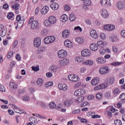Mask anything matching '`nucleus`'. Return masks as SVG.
Instances as JSON below:
<instances>
[{
  "label": "nucleus",
  "mask_w": 125,
  "mask_h": 125,
  "mask_svg": "<svg viewBox=\"0 0 125 125\" xmlns=\"http://www.w3.org/2000/svg\"><path fill=\"white\" fill-rule=\"evenodd\" d=\"M111 5H112L111 0H105V7H109Z\"/></svg>",
  "instance_id": "obj_38"
},
{
  "label": "nucleus",
  "mask_w": 125,
  "mask_h": 125,
  "mask_svg": "<svg viewBox=\"0 0 125 125\" xmlns=\"http://www.w3.org/2000/svg\"><path fill=\"white\" fill-rule=\"evenodd\" d=\"M69 20L71 22L75 21L76 20V17L74 14H71L69 17Z\"/></svg>",
  "instance_id": "obj_35"
},
{
  "label": "nucleus",
  "mask_w": 125,
  "mask_h": 125,
  "mask_svg": "<svg viewBox=\"0 0 125 125\" xmlns=\"http://www.w3.org/2000/svg\"><path fill=\"white\" fill-rule=\"evenodd\" d=\"M49 106L51 109H54V108L56 107V104L54 102H51L49 104Z\"/></svg>",
  "instance_id": "obj_42"
},
{
  "label": "nucleus",
  "mask_w": 125,
  "mask_h": 125,
  "mask_svg": "<svg viewBox=\"0 0 125 125\" xmlns=\"http://www.w3.org/2000/svg\"><path fill=\"white\" fill-rule=\"evenodd\" d=\"M9 86L13 89H16L17 88V84L14 82H11L9 84Z\"/></svg>",
  "instance_id": "obj_26"
},
{
  "label": "nucleus",
  "mask_w": 125,
  "mask_h": 125,
  "mask_svg": "<svg viewBox=\"0 0 125 125\" xmlns=\"http://www.w3.org/2000/svg\"><path fill=\"white\" fill-rule=\"evenodd\" d=\"M112 93L114 96H118V95H120V94H121V89L119 88H115L113 90Z\"/></svg>",
  "instance_id": "obj_18"
},
{
  "label": "nucleus",
  "mask_w": 125,
  "mask_h": 125,
  "mask_svg": "<svg viewBox=\"0 0 125 125\" xmlns=\"http://www.w3.org/2000/svg\"><path fill=\"white\" fill-rule=\"evenodd\" d=\"M22 99L23 101H29L30 100V97L25 95L23 97Z\"/></svg>",
  "instance_id": "obj_51"
},
{
  "label": "nucleus",
  "mask_w": 125,
  "mask_h": 125,
  "mask_svg": "<svg viewBox=\"0 0 125 125\" xmlns=\"http://www.w3.org/2000/svg\"><path fill=\"white\" fill-rule=\"evenodd\" d=\"M90 48L92 51H96L98 49V45L95 43H93L90 45Z\"/></svg>",
  "instance_id": "obj_21"
},
{
  "label": "nucleus",
  "mask_w": 125,
  "mask_h": 125,
  "mask_svg": "<svg viewBox=\"0 0 125 125\" xmlns=\"http://www.w3.org/2000/svg\"><path fill=\"white\" fill-rule=\"evenodd\" d=\"M100 82V79L98 77H95L92 80L91 83L92 85H97L98 83Z\"/></svg>",
  "instance_id": "obj_11"
},
{
  "label": "nucleus",
  "mask_w": 125,
  "mask_h": 125,
  "mask_svg": "<svg viewBox=\"0 0 125 125\" xmlns=\"http://www.w3.org/2000/svg\"><path fill=\"white\" fill-rule=\"evenodd\" d=\"M59 64L61 67H64V66H66V65H68V64H69V60L64 59L62 61H60Z\"/></svg>",
  "instance_id": "obj_10"
},
{
  "label": "nucleus",
  "mask_w": 125,
  "mask_h": 125,
  "mask_svg": "<svg viewBox=\"0 0 125 125\" xmlns=\"http://www.w3.org/2000/svg\"><path fill=\"white\" fill-rule=\"evenodd\" d=\"M45 47L42 46L40 47V48H39L38 51H37V53L38 54H41V53H42V52H43V51H45Z\"/></svg>",
  "instance_id": "obj_31"
},
{
  "label": "nucleus",
  "mask_w": 125,
  "mask_h": 125,
  "mask_svg": "<svg viewBox=\"0 0 125 125\" xmlns=\"http://www.w3.org/2000/svg\"><path fill=\"white\" fill-rule=\"evenodd\" d=\"M68 79L71 82L73 83H78L80 81V78L79 76L76 75L72 74L68 76Z\"/></svg>",
  "instance_id": "obj_2"
},
{
  "label": "nucleus",
  "mask_w": 125,
  "mask_h": 125,
  "mask_svg": "<svg viewBox=\"0 0 125 125\" xmlns=\"http://www.w3.org/2000/svg\"><path fill=\"white\" fill-rule=\"evenodd\" d=\"M97 44L99 46H100V47H102L104 45V44H103V42L102 41H98Z\"/></svg>",
  "instance_id": "obj_56"
},
{
  "label": "nucleus",
  "mask_w": 125,
  "mask_h": 125,
  "mask_svg": "<svg viewBox=\"0 0 125 125\" xmlns=\"http://www.w3.org/2000/svg\"><path fill=\"white\" fill-rule=\"evenodd\" d=\"M0 91H1L2 92H4V91H5V87H4L3 85L0 84Z\"/></svg>",
  "instance_id": "obj_50"
},
{
  "label": "nucleus",
  "mask_w": 125,
  "mask_h": 125,
  "mask_svg": "<svg viewBox=\"0 0 125 125\" xmlns=\"http://www.w3.org/2000/svg\"><path fill=\"white\" fill-rule=\"evenodd\" d=\"M7 18L10 20H14V14L12 12L8 13Z\"/></svg>",
  "instance_id": "obj_25"
},
{
  "label": "nucleus",
  "mask_w": 125,
  "mask_h": 125,
  "mask_svg": "<svg viewBox=\"0 0 125 125\" xmlns=\"http://www.w3.org/2000/svg\"><path fill=\"white\" fill-rule=\"evenodd\" d=\"M76 42H78V43L81 44L83 42V40L80 38H77L76 39Z\"/></svg>",
  "instance_id": "obj_43"
},
{
  "label": "nucleus",
  "mask_w": 125,
  "mask_h": 125,
  "mask_svg": "<svg viewBox=\"0 0 125 125\" xmlns=\"http://www.w3.org/2000/svg\"><path fill=\"white\" fill-rule=\"evenodd\" d=\"M32 69L33 71H34L35 72H38V71L40 70V67H39V66H36V67L32 66Z\"/></svg>",
  "instance_id": "obj_49"
},
{
  "label": "nucleus",
  "mask_w": 125,
  "mask_h": 125,
  "mask_svg": "<svg viewBox=\"0 0 125 125\" xmlns=\"http://www.w3.org/2000/svg\"><path fill=\"white\" fill-rule=\"evenodd\" d=\"M41 34L42 36H46V35H47V31L46 30V29H43L42 32H41Z\"/></svg>",
  "instance_id": "obj_53"
},
{
  "label": "nucleus",
  "mask_w": 125,
  "mask_h": 125,
  "mask_svg": "<svg viewBox=\"0 0 125 125\" xmlns=\"http://www.w3.org/2000/svg\"><path fill=\"white\" fill-rule=\"evenodd\" d=\"M13 56V51H10L7 55V58L8 59L11 58V57Z\"/></svg>",
  "instance_id": "obj_45"
},
{
  "label": "nucleus",
  "mask_w": 125,
  "mask_h": 125,
  "mask_svg": "<svg viewBox=\"0 0 125 125\" xmlns=\"http://www.w3.org/2000/svg\"><path fill=\"white\" fill-rule=\"evenodd\" d=\"M120 99L122 100L121 101H120V103H125V93H122L120 96Z\"/></svg>",
  "instance_id": "obj_29"
},
{
  "label": "nucleus",
  "mask_w": 125,
  "mask_h": 125,
  "mask_svg": "<svg viewBox=\"0 0 125 125\" xmlns=\"http://www.w3.org/2000/svg\"><path fill=\"white\" fill-rule=\"evenodd\" d=\"M37 83L38 85L39 86H42V85H43V83H42V79H38L37 81Z\"/></svg>",
  "instance_id": "obj_34"
},
{
  "label": "nucleus",
  "mask_w": 125,
  "mask_h": 125,
  "mask_svg": "<svg viewBox=\"0 0 125 125\" xmlns=\"http://www.w3.org/2000/svg\"><path fill=\"white\" fill-rule=\"evenodd\" d=\"M90 35L93 39H97L98 38V34H97V32H96V30L95 29H92L90 31Z\"/></svg>",
  "instance_id": "obj_12"
},
{
  "label": "nucleus",
  "mask_w": 125,
  "mask_h": 125,
  "mask_svg": "<svg viewBox=\"0 0 125 125\" xmlns=\"http://www.w3.org/2000/svg\"><path fill=\"white\" fill-rule=\"evenodd\" d=\"M75 31H80V32L83 31V29L80 26H76L74 28Z\"/></svg>",
  "instance_id": "obj_55"
},
{
  "label": "nucleus",
  "mask_w": 125,
  "mask_h": 125,
  "mask_svg": "<svg viewBox=\"0 0 125 125\" xmlns=\"http://www.w3.org/2000/svg\"><path fill=\"white\" fill-rule=\"evenodd\" d=\"M13 8L14 9H15L16 10H17L18 8H19V4H16L13 6Z\"/></svg>",
  "instance_id": "obj_62"
},
{
  "label": "nucleus",
  "mask_w": 125,
  "mask_h": 125,
  "mask_svg": "<svg viewBox=\"0 0 125 125\" xmlns=\"http://www.w3.org/2000/svg\"><path fill=\"white\" fill-rule=\"evenodd\" d=\"M91 4V0H85L84 1V5L89 6Z\"/></svg>",
  "instance_id": "obj_41"
},
{
  "label": "nucleus",
  "mask_w": 125,
  "mask_h": 125,
  "mask_svg": "<svg viewBox=\"0 0 125 125\" xmlns=\"http://www.w3.org/2000/svg\"><path fill=\"white\" fill-rule=\"evenodd\" d=\"M14 110L15 112H16V113H20V110H19V109H18V107L16 105H15L14 106Z\"/></svg>",
  "instance_id": "obj_59"
},
{
  "label": "nucleus",
  "mask_w": 125,
  "mask_h": 125,
  "mask_svg": "<svg viewBox=\"0 0 125 125\" xmlns=\"http://www.w3.org/2000/svg\"><path fill=\"white\" fill-rule=\"evenodd\" d=\"M29 120V121L31 123V124H32V125H36L38 123L37 118H36L34 117H30Z\"/></svg>",
  "instance_id": "obj_22"
},
{
  "label": "nucleus",
  "mask_w": 125,
  "mask_h": 125,
  "mask_svg": "<svg viewBox=\"0 0 125 125\" xmlns=\"http://www.w3.org/2000/svg\"><path fill=\"white\" fill-rule=\"evenodd\" d=\"M34 21H34V17H30V18L29 19V20L28 21V24H33V22Z\"/></svg>",
  "instance_id": "obj_58"
},
{
  "label": "nucleus",
  "mask_w": 125,
  "mask_h": 125,
  "mask_svg": "<svg viewBox=\"0 0 125 125\" xmlns=\"http://www.w3.org/2000/svg\"><path fill=\"white\" fill-rule=\"evenodd\" d=\"M105 82H106V84H108V83L112 84L113 83H114V82H115V78L113 77H111L109 79V80H105Z\"/></svg>",
  "instance_id": "obj_28"
},
{
  "label": "nucleus",
  "mask_w": 125,
  "mask_h": 125,
  "mask_svg": "<svg viewBox=\"0 0 125 125\" xmlns=\"http://www.w3.org/2000/svg\"><path fill=\"white\" fill-rule=\"evenodd\" d=\"M73 104V102L71 100H67L64 102V105L68 107V106H70V105H72Z\"/></svg>",
  "instance_id": "obj_32"
},
{
  "label": "nucleus",
  "mask_w": 125,
  "mask_h": 125,
  "mask_svg": "<svg viewBox=\"0 0 125 125\" xmlns=\"http://www.w3.org/2000/svg\"><path fill=\"white\" fill-rule=\"evenodd\" d=\"M53 10H57L59 8V4L56 2H53L50 5Z\"/></svg>",
  "instance_id": "obj_15"
},
{
  "label": "nucleus",
  "mask_w": 125,
  "mask_h": 125,
  "mask_svg": "<svg viewBox=\"0 0 125 125\" xmlns=\"http://www.w3.org/2000/svg\"><path fill=\"white\" fill-rule=\"evenodd\" d=\"M43 24L45 27H49V26H51V23L49 21V19L48 20H45L43 22Z\"/></svg>",
  "instance_id": "obj_27"
},
{
  "label": "nucleus",
  "mask_w": 125,
  "mask_h": 125,
  "mask_svg": "<svg viewBox=\"0 0 125 125\" xmlns=\"http://www.w3.org/2000/svg\"><path fill=\"white\" fill-rule=\"evenodd\" d=\"M105 53H106V50L104 49V48H101L100 49V54H102V55L105 54Z\"/></svg>",
  "instance_id": "obj_52"
},
{
  "label": "nucleus",
  "mask_w": 125,
  "mask_h": 125,
  "mask_svg": "<svg viewBox=\"0 0 125 125\" xmlns=\"http://www.w3.org/2000/svg\"><path fill=\"white\" fill-rule=\"evenodd\" d=\"M104 97L107 98V99H110L111 98V93L110 92H107L104 94Z\"/></svg>",
  "instance_id": "obj_40"
},
{
  "label": "nucleus",
  "mask_w": 125,
  "mask_h": 125,
  "mask_svg": "<svg viewBox=\"0 0 125 125\" xmlns=\"http://www.w3.org/2000/svg\"><path fill=\"white\" fill-rule=\"evenodd\" d=\"M100 14L104 19H107L109 17V13L105 8L102 9L100 10Z\"/></svg>",
  "instance_id": "obj_4"
},
{
  "label": "nucleus",
  "mask_w": 125,
  "mask_h": 125,
  "mask_svg": "<svg viewBox=\"0 0 125 125\" xmlns=\"http://www.w3.org/2000/svg\"><path fill=\"white\" fill-rule=\"evenodd\" d=\"M49 21H50V22L52 25V24H55L56 23V21H57V20L56 19V17L54 16H50L48 18Z\"/></svg>",
  "instance_id": "obj_20"
},
{
  "label": "nucleus",
  "mask_w": 125,
  "mask_h": 125,
  "mask_svg": "<svg viewBox=\"0 0 125 125\" xmlns=\"http://www.w3.org/2000/svg\"><path fill=\"white\" fill-rule=\"evenodd\" d=\"M84 65H93V62L91 60L86 61L84 62Z\"/></svg>",
  "instance_id": "obj_37"
},
{
  "label": "nucleus",
  "mask_w": 125,
  "mask_h": 125,
  "mask_svg": "<svg viewBox=\"0 0 125 125\" xmlns=\"http://www.w3.org/2000/svg\"><path fill=\"white\" fill-rule=\"evenodd\" d=\"M94 99V96L93 95H90L87 97L88 100H92V99Z\"/></svg>",
  "instance_id": "obj_63"
},
{
  "label": "nucleus",
  "mask_w": 125,
  "mask_h": 125,
  "mask_svg": "<svg viewBox=\"0 0 125 125\" xmlns=\"http://www.w3.org/2000/svg\"><path fill=\"white\" fill-rule=\"evenodd\" d=\"M40 28V23L39 21H34L31 25V30H38Z\"/></svg>",
  "instance_id": "obj_5"
},
{
  "label": "nucleus",
  "mask_w": 125,
  "mask_h": 125,
  "mask_svg": "<svg viewBox=\"0 0 125 125\" xmlns=\"http://www.w3.org/2000/svg\"><path fill=\"white\" fill-rule=\"evenodd\" d=\"M100 2L102 6H104V7H106V0H101Z\"/></svg>",
  "instance_id": "obj_48"
},
{
  "label": "nucleus",
  "mask_w": 125,
  "mask_h": 125,
  "mask_svg": "<svg viewBox=\"0 0 125 125\" xmlns=\"http://www.w3.org/2000/svg\"><path fill=\"white\" fill-rule=\"evenodd\" d=\"M64 45L66 47H69L71 48V47H73V43L72 42L69 40H66L64 41Z\"/></svg>",
  "instance_id": "obj_14"
},
{
  "label": "nucleus",
  "mask_w": 125,
  "mask_h": 125,
  "mask_svg": "<svg viewBox=\"0 0 125 125\" xmlns=\"http://www.w3.org/2000/svg\"><path fill=\"white\" fill-rule=\"evenodd\" d=\"M117 6L118 9H124L125 8V4H124V2L120 1L117 2Z\"/></svg>",
  "instance_id": "obj_19"
},
{
  "label": "nucleus",
  "mask_w": 125,
  "mask_h": 125,
  "mask_svg": "<svg viewBox=\"0 0 125 125\" xmlns=\"http://www.w3.org/2000/svg\"><path fill=\"white\" fill-rule=\"evenodd\" d=\"M53 85V82H47L45 84V87H49V86H52Z\"/></svg>",
  "instance_id": "obj_46"
},
{
  "label": "nucleus",
  "mask_w": 125,
  "mask_h": 125,
  "mask_svg": "<svg viewBox=\"0 0 125 125\" xmlns=\"http://www.w3.org/2000/svg\"><path fill=\"white\" fill-rule=\"evenodd\" d=\"M121 34L122 37H123V38H124V39H125V30H122L121 32Z\"/></svg>",
  "instance_id": "obj_64"
},
{
  "label": "nucleus",
  "mask_w": 125,
  "mask_h": 125,
  "mask_svg": "<svg viewBox=\"0 0 125 125\" xmlns=\"http://www.w3.org/2000/svg\"><path fill=\"white\" fill-rule=\"evenodd\" d=\"M122 64H123V62H112L111 63V65H112V66H120V65H122Z\"/></svg>",
  "instance_id": "obj_36"
},
{
  "label": "nucleus",
  "mask_w": 125,
  "mask_h": 125,
  "mask_svg": "<svg viewBox=\"0 0 125 125\" xmlns=\"http://www.w3.org/2000/svg\"><path fill=\"white\" fill-rule=\"evenodd\" d=\"M114 124L115 125H122L123 123L122 121L120 120H116L114 121Z\"/></svg>",
  "instance_id": "obj_44"
},
{
  "label": "nucleus",
  "mask_w": 125,
  "mask_h": 125,
  "mask_svg": "<svg viewBox=\"0 0 125 125\" xmlns=\"http://www.w3.org/2000/svg\"><path fill=\"white\" fill-rule=\"evenodd\" d=\"M61 20L62 22H66L68 21V17L65 14L62 15L61 18Z\"/></svg>",
  "instance_id": "obj_30"
},
{
  "label": "nucleus",
  "mask_w": 125,
  "mask_h": 125,
  "mask_svg": "<svg viewBox=\"0 0 125 125\" xmlns=\"http://www.w3.org/2000/svg\"><path fill=\"white\" fill-rule=\"evenodd\" d=\"M49 9V8L48 7V6H43V8L41 10V12L42 14L45 15V14H46V13L48 12Z\"/></svg>",
  "instance_id": "obj_16"
},
{
  "label": "nucleus",
  "mask_w": 125,
  "mask_h": 125,
  "mask_svg": "<svg viewBox=\"0 0 125 125\" xmlns=\"http://www.w3.org/2000/svg\"><path fill=\"white\" fill-rule=\"evenodd\" d=\"M34 44L35 47H40V46H41V44H42V39L40 38L35 39L34 41Z\"/></svg>",
  "instance_id": "obj_8"
},
{
  "label": "nucleus",
  "mask_w": 125,
  "mask_h": 125,
  "mask_svg": "<svg viewBox=\"0 0 125 125\" xmlns=\"http://www.w3.org/2000/svg\"><path fill=\"white\" fill-rule=\"evenodd\" d=\"M59 58H65L67 56V51L65 50H61L58 52Z\"/></svg>",
  "instance_id": "obj_6"
},
{
  "label": "nucleus",
  "mask_w": 125,
  "mask_h": 125,
  "mask_svg": "<svg viewBox=\"0 0 125 125\" xmlns=\"http://www.w3.org/2000/svg\"><path fill=\"white\" fill-rule=\"evenodd\" d=\"M79 91H80L81 95H83V94H85V90H84V89H79Z\"/></svg>",
  "instance_id": "obj_61"
},
{
  "label": "nucleus",
  "mask_w": 125,
  "mask_h": 125,
  "mask_svg": "<svg viewBox=\"0 0 125 125\" xmlns=\"http://www.w3.org/2000/svg\"><path fill=\"white\" fill-rule=\"evenodd\" d=\"M100 38L102 40H105V39H106V37H105V34L104 33H102L100 34Z\"/></svg>",
  "instance_id": "obj_60"
},
{
  "label": "nucleus",
  "mask_w": 125,
  "mask_h": 125,
  "mask_svg": "<svg viewBox=\"0 0 125 125\" xmlns=\"http://www.w3.org/2000/svg\"><path fill=\"white\" fill-rule=\"evenodd\" d=\"M115 26L112 24H107L103 26L104 30H106V31H113L115 30Z\"/></svg>",
  "instance_id": "obj_9"
},
{
  "label": "nucleus",
  "mask_w": 125,
  "mask_h": 125,
  "mask_svg": "<svg viewBox=\"0 0 125 125\" xmlns=\"http://www.w3.org/2000/svg\"><path fill=\"white\" fill-rule=\"evenodd\" d=\"M55 41V37L54 36L47 37L44 39V42L46 44H49L51 42Z\"/></svg>",
  "instance_id": "obj_3"
},
{
  "label": "nucleus",
  "mask_w": 125,
  "mask_h": 125,
  "mask_svg": "<svg viewBox=\"0 0 125 125\" xmlns=\"http://www.w3.org/2000/svg\"><path fill=\"white\" fill-rule=\"evenodd\" d=\"M110 71V68L108 66H102L99 71L100 75H106Z\"/></svg>",
  "instance_id": "obj_1"
},
{
  "label": "nucleus",
  "mask_w": 125,
  "mask_h": 125,
  "mask_svg": "<svg viewBox=\"0 0 125 125\" xmlns=\"http://www.w3.org/2000/svg\"><path fill=\"white\" fill-rule=\"evenodd\" d=\"M75 61H76V62H78L79 63H80V62H83V58L81 57L76 58L75 59Z\"/></svg>",
  "instance_id": "obj_57"
},
{
  "label": "nucleus",
  "mask_w": 125,
  "mask_h": 125,
  "mask_svg": "<svg viewBox=\"0 0 125 125\" xmlns=\"http://www.w3.org/2000/svg\"><path fill=\"white\" fill-rule=\"evenodd\" d=\"M96 98L98 100H100L101 98H102V93H98L96 94Z\"/></svg>",
  "instance_id": "obj_47"
},
{
  "label": "nucleus",
  "mask_w": 125,
  "mask_h": 125,
  "mask_svg": "<svg viewBox=\"0 0 125 125\" xmlns=\"http://www.w3.org/2000/svg\"><path fill=\"white\" fill-rule=\"evenodd\" d=\"M64 10H65V11H70V10H71V7L68 5H65L64 6Z\"/></svg>",
  "instance_id": "obj_54"
},
{
  "label": "nucleus",
  "mask_w": 125,
  "mask_h": 125,
  "mask_svg": "<svg viewBox=\"0 0 125 125\" xmlns=\"http://www.w3.org/2000/svg\"><path fill=\"white\" fill-rule=\"evenodd\" d=\"M81 55L84 57H89L90 56V50L85 49L82 51Z\"/></svg>",
  "instance_id": "obj_7"
},
{
  "label": "nucleus",
  "mask_w": 125,
  "mask_h": 125,
  "mask_svg": "<svg viewBox=\"0 0 125 125\" xmlns=\"http://www.w3.org/2000/svg\"><path fill=\"white\" fill-rule=\"evenodd\" d=\"M75 96H81V91H80V89L76 90L74 93Z\"/></svg>",
  "instance_id": "obj_39"
},
{
  "label": "nucleus",
  "mask_w": 125,
  "mask_h": 125,
  "mask_svg": "<svg viewBox=\"0 0 125 125\" xmlns=\"http://www.w3.org/2000/svg\"><path fill=\"white\" fill-rule=\"evenodd\" d=\"M84 100V98L83 96H81L76 100V102H77V103H81V102H83Z\"/></svg>",
  "instance_id": "obj_33"
},
{
  "label": "nucleus",
  "mask_w": 125,
  "mask_h": 125,
  "mask_svg": "<svg viewBox=\"0 0 125 125\" xmlns=\"http://www.w3.org/2000/svg\"><path fill=\"white\" fill-rule=\"evenodd\" d=\"M107 87V84L102 83L94 87L95 90H99V89H103Z\"/></svg>",
  "instance_id": "obj_13"
},
{
  "label": "nucleus",
  "mask_w": 125,
  "mask_h": 125,
  "mask_svg": "<svg viewBox=\"0 0 125 125\" xmlns=\"http://www.w3.org/2000/svg\"><path fill=\"white\" fill-rule=\"evenodd\" d=\"M23 24H24V20H21L18 21L17 25L15 26L16 29L17 28H21L23 26Z\"/></svg>",
  "instance_id": "obj_24"
},
{
  "label": "nucleus",
  "mask_w": 125,
  "mask_h": 125,
  "mask_svg": "<svg viewBox=\"0 0 125 125\" xmlns=\"http://www.w3.org/2000/svg\"><path fill=\"white\" fill-rule=\"evenodd\" d=\"M96 62L98 64H104V63L106 62L104 58L101 57L98 58V59L96 60Z\"/></svg>",
  "instance_id": "obj_23"
},
{
  "label": "nucleus",
  "mask_w": 125,
  "mask_h": 125,
  "mask_svg": "<svg viewBox=\"0 0 125 125\" xmlns=\"http://www.w3.org/2000/svg\"><path fill=\"white\" fill-rule=\"evenodd\" d=\"M62 38H68L70 37V30L68 29L64 30L62 33Z\"/></svg>",
  "instance_id": "obj_17"
}]
</instances>
